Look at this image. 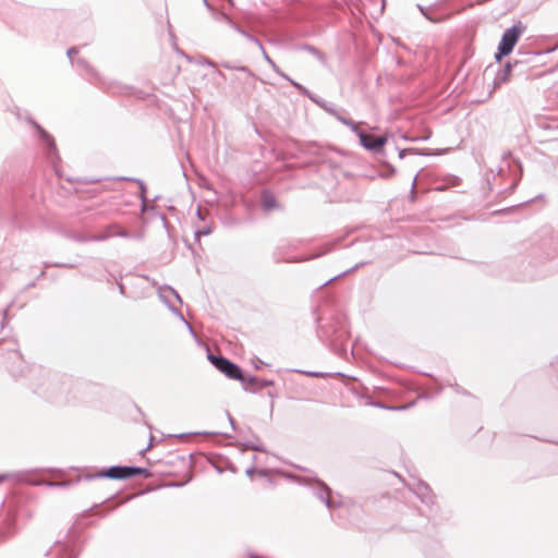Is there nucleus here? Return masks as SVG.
Here are the masks:
<instances>
[{"mask_svg": "<svg viewBox=\"0 0 558 558\" xmlns=\"http://www.w3.org/2000/svg\"><path fill=\"white\" fill-rule=\"evenodd\" d=\"M216 470L218 473H222V469H220L219 466H216Z\"/></svg>", "mask_w": 558, "mask_h": 558, "instance_id": "680f3d73", "label": "nucleus"}, {"mask_svg": "<svg viewBox=\"0 0 558 558\" xmlns=\"http://www.w3.org/2000/svg\"><path fill=\"white\" fill-rule=\"evenodd\" d=\"M98 505H94V507H90V510H94V508H97Z\"/></svg>", "mask_w": 558, "mask_h": 558, "instance_id": "774afa93", "label": "nucleus"}, {"mask_svg": "<svg viewBox=\"0 0 558 558\" xmlns=\"http://www.w3.org/2000/svg\"><path fill=\"white\" fill-rule=\"evenodd\" d=\"M333 245H335L333 243H328V244H326V248L323 252L316 253V254L311 255V256L305 257V258L295 259L294 262H303V260H310V259L318 258V257L329 253L332 250Z\"/></svg>", "mask_w": 558, "mask_h": 558, "instance_id": "bb28decb", "label": "nucleus"}, {"mask_svg": "<svg viewBox=\"0 0 558 558\" xmlns=\"http://www.w3.org/2000/svg\"><path fill=\"white\" fill-rule=\"evenodd\" d=\"M260 364H263V361H259V364L255 365V368H259L260 367Z\"/></svg>", "mask_w": 558, "mask_h": 558, "instance_id": "0e129e2a", "label": "nucleus"}, {"mask_svg": "<svg viewBox=\"0 0 558 558\" xmlns=\"http://www.w3.org/2000/svg\"><path fill=\"white\" fill-rule=\"evenodd\" d=\"M268 397L271 398V399H275L277 397V395L272 391H268Z\"/></svg>", "mask_w": 558, "mask_h": 558, "instance_id": "603ef678", "label": "nucleus"}, {"mask_svg": "<svg viewBox=\"0 0 558 558\" xmlns=\"http://www.w3.org/2000/svg\"><path fill=\"white\" fill-rule=\"evenodd\" d=\"M211 232H213L211 226H205L204 228L195 231L194 238L197 242H199V238L202 235H209Z\"/></svg>", "mask_w": 558, "mask_h": 558, "instance_id": "c756f323", "label": "nucleus"}, {"mask_svg": "<svg viewBox=\"0 0 558 558\" xmlns=\"http://www.w3.org/2000/svg\"><path fill=\"white\" fill-rule=\"evenodd\" d=\"M380 408H384V409H389V407H386L384 404H379ZM390 410H396V408H390Z\"/></svg>", "mask_w": 558, "mask_h": 558, "instance_id": "13d9d810", "label": "nucleus"}, {"mask_svg": "<svg viewBox=\"0 0 558 558\" xmlns=\"http://www.w3.org/2000/svg\"><path fill=\"white\" fill-rule=\"evenodd\" d=\"M49 266H50L49 264H45V267H49ZM52 266H54V267H68V268H74L75 267V265H73V264H62V263H56Z\"/></svg>", "mask_w": 558, "mask_h": 558, "instance_id": "ea45409f", "label": "nucleus"}, {"mask_svg": "<svg viewBox=\"0 0 558 558\" xmlns=\"http://www.w3.org/2000/svg\"><path fill=\"white\" fill-rule=\"evenodd\" d=\"M527 59L511 58L502 68L498 70L494 78V84L500 86L507 83L513 75H523L526 66L531 63V54Z\"/></svg>", "mask_w": 558, "mask_h": 558, "instance_id": "f03ea898", "label": "nucleus"}, {"mask_svg": "<svg viewBox=\"0 0 558 558\" xmlns=\"http://www.w3.org/2000/svg\"><path fill=\"white\" fill-rule=\"evenodd\" d=\"M260 364H263V361H259V364L255 365V368H259L260 367Z\"/></svg>", "mask_w": 558, "mask_h": 558, "instance_id": "e2e57ef3", "label": "nucleus"}, {"mask_svg": "<svg viewBox=\"0 0 558 558\" xmlns=\"http://www.w3.org/2000/svg\"><path fill=\"white\" fill-rule=\"evenodd\" d=\"M527 54H531V62L534 61V59L539 54L538 52H532V51H524L521 48L518 49V51L515 52L514 57L513 58H518V59H527Z\"/></svg>", "mask_w": 558, "mask_h": 558, "instance_id": "cd10ccee", "label": "nucleus"}, {"mask_svg": "<svg viewBox=\"0 0 558 558\" xmlns=\"http://www.w3.org/2000/svg\"><path fill=\"white\" fill-rule=\"evenodd\" d=\"M317 336L331 350L338 351L339 344L347 338V330L344 324L338 317L331 315L328 318L319 319Z\"/></svg>", "mask_w": 558, "mask_h": 558, "instance_id": "f257e3e1", "label": "nucleus"}, {"mask_svg": "<svg viewBox=\"0 0 558 558\" xmlns=\"http://www.w3.org/2000/svg\"><path fill=\"white\" fill-rule=\"evenodd\" d=\"M141 475L148 477V476H150V472L146 468L126 465V480L134 477V476H141Z\"/></svg>", "mask_w": 558, "mask_h": 558, "instance_id": "2eb2a0df", "label": "nucleus"}, {"mask_svg": "<svg viewBox=\"0 0 558 558\" xmlns=\"http://www.w3.org/2000/svg\"><path fill=\"white\" fill-rule=\"evenodd\" d=\"M222 17L228 22V24L235 29L238 33H240L242 36L246 33L245 29H243L240 25L234 23L232 20H230L225 13H221Z\"/></svg>", "mask_w": 558, "mask_h": 558, "instance_id": "473e14b6", "label": "nucleus"}, {"mask_svg": "<svg viewBox=\"0 0 558 558\" xmlns=\"http://www.w3.org/2000/svg\"><path fill=\"white\" fill-rule=\"evenodd\" d=\"M523 31L524 27L522 23L519 21L518 23L513 24L511 27L507 28L504 32L499 45L497 47V52L495 53V58L497 61H500L504 57H507L512 52Z\"/></svg>", "mask_w": 558, "mask_h": 558, "instance_id": "7ed1b4c3", "label": "nucleus"}, {"mask_svg": "<svg viewBox=\"0 0 558 558\" xmlns=\"http://www.w3.org/2000/svg\"><path fill=\"white\" fill-rule=\"evenodd\" d=\"M313 102L315 105H317L319 108L324 109L329 114L336 113V109H337L336 106L331 102H328V101L319 98L318 96H315V98H313Z\"/></svg>", "mask_w": 558, "mask_h": 558, "instance_id": "a211bd4d", "label": "nucleus"}, {"mask_svg": "<svg viewBox=\"0 0 558 558\" xmlns=\"http://www.w3.org/2000/svg\"><path fill=\"white\" fill-rule=\"evenodd\" d=\"M73 239L77 242H89L88 236L85 235H74Z\"/></svg>", "mask_w": 558, "mask_h": 558, "instance_id": "79ce46f5", "label": "nucleus"}, {"mask_svg": "<svg viewBox=\"0 0 558 558\" xmlns=\"http://www.w3.org/2000/svg\"><path fill=\"white\" fill-rule=\"evenodd\" d=\"M279 76H281L282 78H284L286 81H288L290 83V80H292L288 74H286L283 71L280 70V73H277Z\"/></svg>", "mask_w": 558, "mask_h": 558, "instance_id": "a18cd8bd", "label": "nucleus"}, {"mask_svg": "<svg viewBox=\"0 0 558 558\" xmlns=\"http://www.w3.org/2000/svg\"><path fill=\"white\" fill-rule=\"evenodd\" d=\"M409 154L422 155V156H430L432 155L427 149L404 148V149L399 150V158L403 159Z\"/></svg>", "mask_w": 558, "mask_h": 558, "instance_id": "4be33fe9", "label": "nucleus"}, {"mask_svg": "<svg viewBox=\"0 0 558 558\" xmlns=\"http://www.w3.org/2000/svg\"><path fill=\"white\" fill-rule=\"evenodd\" d=\"M165 292H169L171 293L180 303H182V299L180 296V294L170 286H166L165 288H160L159 290V296L162 299V301L167 304L168 308L174 314L177 315L181 320H183L186 326L189 327V330L191 333L195 335L194 332V329L193 327L185 320L184 316L182 315V313L180 312V310H178L177 307L172 306L169 302H168V299L167 296L165 295Z\"/></svg>", "mask_w": 558, "mask_h": 558, "instance_id": "9d476101", "label": "nucleus"}, {"mask_svg": "<svg viewBox=\"0 0 558 558\" xmlns=\"http://www.w3.org/2000/svg\"><path fill=\"white\" fill-rule=\"evenodd\" d=\"M415 494L423 504L428 506L434 504V496L432 494L429 486L426 483L420 482L415 488Z\"/></svg>", "mask_w": 558, "mask_h": 558, "instance_id": "f8f14e48", "label": "nucleus"}, {"mask_svg": "<svg viewBox=\"0 0 558 558\" xmlns=\"http://www.w3.org/2000/svg\"><path fill=\"white\" fill-rule=\"evenodd\" d=\"M222 66H223L225 69H228V70H235V68H236V66H233V65H231V64H229V63H222Z\"/></svg>", "mask_w": 558, "mask_h": 558, "instance_id": "de8ad7c7", "label": "nucleus"}, {"mask_svg": "<svg viewBox=\"0 0 558 558\" xmlns=\"http://www.w3.org/2000/svg\"><path fill=\"white\" fill-rule=\"evenodd\" d=\"M136 409H137V411H138L142 415H144V413L142 412L141 408H138V407H137Z\"/></svg>", "mask_w": 558, "mask_h": 558, "instance_id": "338daca9", "label": "nucleus"}, {"mask_svg": "<svg viewBox=\"0 0 558 558\" xmlns=\"http://www.w3.org/2000/svg\"><path fill=\"white\" fill-rule=\"evenodd\" d=\"M247 40L254 43L259 49L260 51H264V46L263 44L260 43V40L258 38H256L255 36L251 35L250 33H245L243 35Z\"/></svg>", "mask_w": 558, "mask_h": 558, "instance_id": "c9c22d12", "label": "nucleus"}, {"mask_svg": "<svg viewBox=\"0 0 558 558\" xmlns=\"http://www.w3.org/2000/svg\"><path fill=\"white\" fill-rule=\"evenodd\" d=\"M222 17L228 22V24L235 29L238 33H240L242 36L246 33L245 29H243L240 25L234 23L232 20H230L225 13H221Z\"/></svg>", "mask_w": 558, "mask_h": 558, "instance_id": "7c9ffc66", "label": "nucleus"}, {"mask_svg": "<svg viewBox=\"0 0 558 558\" xmlns=\"http://www.w3.org/2000/svg\"><path fill=\"white\" fill-rule=\"evenodd\" d=\"M222 17L228 22V24L235 29L238 33H240L242 36L246 33L245 29H243L240 25L234 23L232 20H230L225 13H221Z\"/></svg>", "mask_w": 558, "mask_h": 558, "instance_id": "2f4dec72", "label": "nucleus"}, {"mask_svg": "<svg viewBox=\"0 0 558 558\" xmlns=\"http://www.w3.org/2000/svg\"><path fill=\"white\" fill-rule=\"evenodd\" d=\"M227 416H228V421L232 427L233 430H236V425H235V421L234 418L231 416V414L229 412H227Z\"/></svg>", "mask_w": 558, "mask_h": 558, "instance_id": "a19ab883", "label": "nucleus"}, {"mask_svg": "<svg viewBox=\"0 0 558 558\" xmlns=\"http://www.w3.org/2000/svg\"><path fill=\"white\" fill-rule=\"evenodd\" d=\"M456 391H457L458 393H463V395H465V393H466L464 390L460 389L458 386H457V388H456Z\"/></svg>", "mask_w": 558, "mask_h": 558, "instance_id": "5fc2aeb1", "label": "nucleus"}, {"mask_svg": "<svg viewBox=\"0 0 558 558\" xmlns=\"http://www.w3.org/2000/svg\"><path fill=\"white\" fill-rule=\"evenodd\" d=\"M255 471H256V470H255V468H248V469L245 471V473H246V475L252 476V475L255 473Z\"/></svg>", "mask_w": 558, "mask_h": 558, "instance_id": "49530a36", "label": "nucleus"}, {"mask_svg": "<svg viewBox=\"0 0 558 558\" xmlns=\"http://www.w3.org/2000/svg\"><path fill=\"white\" fill-rule=\"evenodd\" d=\"M241 446H242V451L253 450V451H258V452H266L265 447L259 442L245 441V442H242Z\"/></svg>", "mask_w": 558, "mask_h": 558, "instance_id": "393cba45", "label": "nucleus"}, {"mask_svg": "<svg viewBox=\"0 0 558 558\" xmlns=\"http://www.w3.org/2000/svg\"><path fill=\"white\" fill-rule=\"evenodd\" d=\"M203 2H204V4H205V7H206V8L211 9V7H210V4H209L208 0H203Z\"/></svg>", "mask_w": 558, "mask_h": 558, "instance_id": "6e6d98bb", "label": "nucleus"}, {"mask_svg": "<svg viewBox=\"0 0 558 558\" xmlns=\"http://www.w3.org/2000/svg\"><path fill=\"white\" fill-rule=\"evenodd\" d=\"M301 483L308 484L312 487L313 495L323 501L325 506L331 510L336 507V504L330 498V487L318 478H303Z\"/></svg>", "mask_w": 558, "mask_h": 558, "instance_id": "39448f33", "label": "nucleus"}, {"mask_svg": "<svg viewBox=\"0 0 558 558\" xmlns=\"http://www.w3.org/2000/svg\"><path fill=\"white\" fill-rule=\"evenodd\" d=\"M241 384L245 391L256 393L265 387L274 386L275 381L272 379H260L256 376L244 374Z\"/></svg>", "mask_w": 558, "mask_h": 558, "instance_id": "1a4fd4ad", "label": "nucleus"}, {"mask_svg": "<svg viewBox=\"0 0 558 558\" xmlns=\"http://www.w3.org/2000/svg\"><path fill=\"white\" fill-rule=\"evenodd\" d=\"M205 63L209 66L216 68V63L213 60H206Z\"/></svg>", "mask_w": 558, "mask_h": 558, "instance_id": "09e8293b", "label": "nucleus"}, {"mask_svg": "<svg viewBox=\"0 0 558 558\" xmlns=\"http://www.w3.org/2000/svg\"><path fill=\"white\" fill-rule=\"evenodd\" d=\"M416 179H417V174H415V177L413 178V182H412V190L414 189V185H415Z\"/></svg>", "mask_w": 558, "mask_h": 558, "instance_id": "4d7b16f0", "label": "nucleus"}, {"mask_svg": "<svg viewBox=\"0 0 558 558\" xmlns=\"http://www.w3.org/2000/svg\"><path fill=\"white\" fill-rule=\"evenodd\" d=\"M396 168L389 162H383V170L378 172V177L381 179H390L396 174Z\"/></svg>", "mask_w": 558, "mask_h": 558, "instance_id": "aec40b11", "label": "nucleus"}, {"mask_svg": "<svg viewBox=\"0 0 558 558\" xmlns=\"http://www.w3.org/2000/svg\"><path fill=\"white\" fill-rule=\"evenodd\" d=\"M207 357L209 362L228 378L239 380L240 383L243 381L245 373L236 363L232 362L228 357L216 355L211 352H208Z\"/></svg>", "mask_w": 558, "mask_h": 558, "instance_id": "20e7f679", "label": "nucleus"}, {"mask_svg": "<svg viewBox=\"0 0 558 558\" xmlns=\"http://www.w3.org/2000/svg\"><path fill=\"white\" fill-rule=\"evenodd\" d=\"M120 180L137 183L138 189H140V198H141V201L147 202V196H146L147 187H146V184H145V182L143 180L136 179V178H129V177H122V178H120Z\"/></svg>", "mask_w": 558, "mask_h": 558, "instance_id": "dca6fc26", "label": "nucleus"}, {"mask_svg": "<svg viewBox=\"0 0 558 558\" xmlns=\"http://www.w3.org/2000/svg\"><path fill=\"white\" fill-rule=\"evenodd\" d=\"M108 230H116L114 234L120 238H130V233L126 230L119 229L117 225H111L108 227Z\"/></svg>", "mask_w": 558, "mask_h": 558, "instance_id": "f704fd0d", "label": "nucleus"}, {"mask_svg": "<svg viewBox=\"0 0 558 558\" xmlns=\"http://www.w3.org/2000/svg\"><path fill=\"white\" fill-rule=\"evenodd\" d=\"M119 291L121 294H124V286L122 283H119Z\"/></svg>", "mask_w": 558, "mask_h": 558, "instance_id": "864d4df0", "label": "nucleus"}, {"mask_svg": "<svg viewBox=\"0 0 558 558\" xmlns=\"http://www.w3.org/2000/svg\"><path fill=\"white\" fill-rule=\"evenodd\" d=\"M75 62L77 63V65L82 66L89 76L101 82L99 73L93 66H90V64L85 59L78 58Z\"/></svg>", "mask_w": 558, "mask_h": 558, "instance_id": "f3484780", "label": "nucleus"}, {"mask_svg": "<svg viewBox=\"0 0 558 558\" xmlns=\"http://www.w3.org/2000/svg\"><path fill=\"white\" fill-rule=\"evenodd\" d=\"M296 50L301 51H307L311 54H313L323 65L327 64V58L324 52H322L318 48L315 46H312L310 44H302L295 47Z\"/></svg>", "mask_w": 558, "mask_h": 558, "instance_id": "ddd939ff", "label": "nucleus"}, {"mask_svg": "<svg viewBox=\"0 0 558 558\" xmlns=\"http://www.w3.org/2000/svg\"><path fill=\"white\" fill-rule=\"evenodd\" d=\"M8 477H9V474H1V475H0V483H2L3 481H5Z\"/></svg>", "mask_w": 558, "mask_h": 558, "instance_id": "8fccbe9b", "label": "nucleus"}, {"mask_svg": "<svg viewBox=\"0 0 558 558\" xmlns=\"http://www.w3.org/2000/svg\"><path fill=\"white\" fill-rule=\"evenodd\" d=\"M218 75L221 76V77H226L225 74L221 72V71H217Z\"/></svg>", "mask_w": 558, "mask_h": 558, "instance_id": "052dcab7", "label": "nucleus"}, {"mask_svg": "<svg viewBox=\"0 0 558 558\" xmlns=\"http://www.w3.org/2000/svg\"><path fill=\"white\" fill-rule=\"evenodd\" d=\"M29 122L36 129L39 140L41 142V145L46 149L47 157L52 162H54L57 159H59L58 149H57L54 138L44 128H41L36 121L29 120Z\"/></svg>", "mask_w": 558, "mask_h": 558, "instance_id": "423d86ee", "label": "nucleus"}, {"mask_svg": "<svg viewBox=\"0 0 558 558\" xmlns=\"http://www.w3.org/2000/svg\"><path fill=\"white\" fill-rule=\"evenodd\" d=\"M368 264H371V260L361 262V263L354 265L353 267L342 271L341 274H339V275L328 279L325 283L322 284V287H325L326 284L330 283L331 281H333V280H336V279H338L340 277H343V276H345V275H348L350 272H353V271L357 270L359 268H361L362 266H365V265H368Z\"/></svg>", "mask_w": 558, "mask_h": 558, "instance_id": "6ab92c4d", "label": "nucleus"}, {"mask_svg": "<svg viewBox=\"0 0 558 558\" xmlns=\"http://www.w3.org/2000/svg\"><path fill=\"white\" fill-rule=\"evenodd\" d=\"M340 123L343 125L350 128V130L360 138L361 134H364L365 132L360 129L359 123L354 122L353 120L347 118V119H340Z\"/></svg>", "mask_w": 558, "mask_h": 558, "instance_id": "412c9836", "label": "nucleus"}, {"mask_svg": "<svg viewBox=\"0 0 558 558\" xmlns=\"http://www.w3.org/2000/svg\"><path fill=\"white\" fill-rule=\"evenodd\" d=\"M197 216H198L199 219H203L199 208L197 209Z\"/></svg>", "mask_w": 558, "mask_h": 558, "instance_id": "bf43d9fd", "label": "nucleus"}, {"mask_svg": "<svg viewBox=\"0 0 558 558\" xmlns=\"http://www.w3.org/2000/svg\"><path fill=\"white\" fill-rule=\"evenodd\" d=\"M78 53V49L76 47H70L66 50V54L71 61L72 64H74L73 56Z\"/></svg>", "mask_w": 558, "mask_h": 558, "instance_id": "58836bf2", "label": "nucleus"}, {"mask_svg": "<svg viewBox=\"0 0 558 558\" xmlns=\"http://www.w3.org/2000/svg\"><path fill=\"white\" fill-rule=\"evenodd\" d=\"M191 435H220V433H217V432H198V433H191ZM190 436V434H180L178 435L179 438H184V437H187Z\"/></svg>", "mask_w": 558, "mask_h": 558, "instance_id": "e433bc0d", "label": "nucleus"}, {"mask_svg": "<svg viewBox=\"0 0 558 558\" xmlns=\"http://www.w3.org/2000/svg\"><path fill=\"white\" fill-rule=\"evenodd\" d=\"M290 84L304 97H307L311 101L316 95L312 94L305 86L294 80H290Z\"/></svg>", "mask_w": 558, "mask_h": 558, "instance_id": "5701e85b", "label": "nucleus"}, {"mask_svg": "<svg viewBox=\"0 0 558 558\" xmlns=\"http://www.w3.org/2000/svg\"><path fill=\"white\" fill-rule=\"evenodd\" d=\"M80 478L72 481H45L44 484L48 487L65 488L72 485V483H78Z\"/></svg>", "mask_w": 558, "mask_h": 558, "instance_id": "b1692460", "label": "nucleus"}, {"mask_svg": "<svg viewBox=\"0 0 558 558\" xmlns=\"http://www.w3.org/2000/svg\"><path fill=\"white\" fill-rule=\"evenodd\" d=\"M332 117H335L339 122H340V119H347L345 117H343L340 111L338 109H336V113L335 114H331Z\"/></svg>", "mask_w": 558, "mask_h": 558, "instance_id": "c03bdc74", "label": "nucleus"}, {"mask_svg": "<svg viewBox=\"0 0 558 558\" xmlns=\"http://www.w3.org/2000/svg\"><path fill=\"white\" fill-rule=\"evenodd\" d=\"M235 70L246 73L253 80L256 78L255 74L245 65H239L235 68Z\"/></svg>", "mask_w": 558, "mask_h": 558, "instance_id": "4c0bfd02", "label": "nucleus"}, {"mask_svg": "<svg viewBox=\"0 0 558 558\" xmlns=\"http://www.w3.org/2000/svg\"><path fill=\"white\" fill-rule=\"evenodd\" d=\"M259 203L262 209L266 213L272 210H283V206L277 201L274 192L268 189L262 190Z\"/></svg>", "mask_w": 558, "mask_h": 558, "instance_id": "9b49d317", "label": "nucleus"}, {"mask_svg": "<svg viewBox=\"0 0 558 558\" xmlns=\"http://www.w3.org/2000/svg\"><path fill=\"white\" fill-rule=\"evenodd\" d=\"M85 478L89 481L95 478L126 480V465H111L95 474H87Z\"/></svg>", "mask_w": 558, "mask_h": 558, "instance_id": "6e6552de", "label": "nucleus"}, {"mask_svg": "<svg viewBox=\"0 0 558 558\" xmlns=\"http://www.w3.org/2000/svg\"><path fill=\"white\" fill-rule=\"evenodd\" d=\"M148 210L147 202L141 201V211L145 213Z\"/></svg>", "mask_w": 558, "mask_h": 558, "instance_id": "37998d69", "label": "nucleus"}, {"mask_svg": "<svg viewBox=\"0 0 558 558\" xmlns=\"http://www.w3.org/2000/svg\"><path fill=\"white\" fill-rule=\"evenodd\" d=\"M294 372L306 375L308 377H313V378H327L330 376L329 373H325V372L302 371V369H294Z\"/></svg>", "mask_w": 558, "mask_h": 558, "instance_id": "a878e982", "label": "nucleus"}, {"mask_svg": "<svg viewBox=\"0 0 558 558\" xmlns=\"http://www.w3.org/2000/svg\"><path fill=\"white\" fill-rule=\"evenodd\" d=\"M438 2H435L433 4H430L429 7H424L420 3L416 4V8L418 9V11L422 13V15L428 20L429 22L432 23H439L441 21L440 17L438 16H435L433 14V12L436 10V8H438Z\"/></svg>", "mask_w": 558, "mask_h": 558, "instance_id": "4468645a", "label": "nucleus"}, {"mask_svg": "<svg viewBox=\"0 0 558 558\" xmlns=\"http://www.w3.org/2000/svg\"><path fill=\"white\" fill-rule=\"evenodd\" d=\"M111 235H112L111 230L107 229V231L104 232V233L95 234V235H88V241H90V242H101V241H105V240L109 239Z\"/></svg>", "mask_w": 558, "mask_h": 558, "instance_id": "c85d7f7f", "label": "nucleus"}, {"mask_svg": "<svg viewBox=\"0 0 558 558\" xmlns=\"http://www.w3.org/2000/svg\"><path fill=\"white\" fill-rule=\"evenodd\" d=\"M263 53V57L264 59L268 62V64L271 66V69L276 72V73H280V68L276 64V62L269 57V54L266 52V50L264 49V51H262Z\"/></svg>", "mask_w": 558, "mask_h": 558, "instance_id": "72a5a7b5", "label": "nucleus"}, {"mask_svg": "<svg viewBox=\"0 0 558 558\" xmlns=\"http://www.w3.org/2000/svg\"><path fill=\"white\" fill-rule=\"evenodd\" d=\"M182 485H183L182 483H171V484H169L168 486H169V487H180V486H182Z\"/></svg>", "mask_w": 558, "mask_h": 558, "instance_id": "3c124183", "label": "nucleus"}, {"mask_svg": "<svg viewBox=\"0 0 558 558\" xmlns=\"http://www.w3.org/2000/svg\"><path fill=\"white\" fill-rule=\"evenodd\" d=\"M360 144L366 149L374 154H384V146L388 142L387 135L375 136L373 134L364 133L361 134Z\"/></svg>", "mask_w": 558, "mask_h": 558, "instance_id": "0eeeda50", "label": "nucleus"}, {"mask_svg": "<svg viewBox=\"0 0 558 558\" xmlns=\"http://www.w3.org/2000/svg\"><path fill=\"white\" fill-rule=\"evenodd\" d=\"M260 364H263V361H259V364L255 365V368H259L260 367Z\"/></svg>", "mask_w": 558, "mask_h": 558, "instance_id": "69168bd1", "label": "nucleus"}]
</instances>
